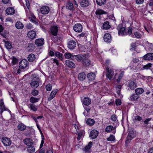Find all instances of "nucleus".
<instances>
[{
    "label": "nucleus",
    "instance_id": "nucleus-1",
    "mask_svg": "<svg viewBox=\"0 0 153 153\" xmlns=\"http://www.w3.org/2000/svg\"><path fill=\"white\" fill-rule=\"evenodd\" d=\"M74 58V61L81 63L84 67H88L91 64V60L86 54L75 55Z\"/></svg>",
    "mask_w": 153,
    "mask_h": 153
},
{
    "label": "nucleus",
    "instance_id": "nucleus-2",
    "mask_svg": "<svg viewBox=\"0 0 153 153\" xmlns=\"http://www.w3.org/2000/svg\"><path fill=\"white\" fill-rule=\"evenodd\" d=\"M118 30V34L119 36H125L127 35L126 27L122 23L118 25L117 27Z\"/></svg>",
    "mask_w": 153,
    "mask_h": 153
},
{
    "label": "nucleus",
    "instance_id": "nucleus-3",
    "mask_svg": "<svg viewBox=\"0 0 153 153\" xmlns=\"http://www.w3.org/2000/svg\"><path fill=\"white\" fill-rule=\"evenodd\" d=\"M136 136V131L133 129H130L128 131L127 136L125 141V144H128Z\"/></svg>",
    "mask_w": 153,
    "mask_h": 153
},
{
    "label": "nucleus",
    "instance_id": "nucleus-4",
    "mask_svg": "<svg viewBox=\"0 0 153 153\" xmlns=\"http://www.w3.org/2000/svg\"><path fill=\"white\" fill-rule=\"evenodd\" d=\"M19 66L22 69H28L29 68V62L26 59H23L20 61Z\"/></svg>",
    "mask_w": 153,
    "mask_h": 153
},
{
    "label": "nucleus",
    "instance_id": "nucleus-5",
    "mask_svg": "<svg viewBox=\"0 0 153 153\" xmlns=\"http://www.w3.org/2000/svg\"><path fill=\"white\" fill-rule=\"evenodd\" d=\"M106 76L110 80H111L113 77L114 72L111 69H109V68L106 67Z\"/></svg>",
    "mask_w": 153,
    "mask_h": 153
},
{
    "label": "nucleus",
    "instance_id": "nucleus-6",
    "mask_svg": "<svg viewBox=\"0 0 153 153\" xmlns=\"http://www.w3.org/2000/svg\"><path fill=\"white\" fill-rule=\"evenodd\" d=\"M76 45V41L72 40H70L68 42V49L72 50L75 48Z\"/></svg>",
    "mask_w": 153,
    "mask_h": 153
},
{
    "label": "nucleus",
    "instance_id": "nucleus-7",
    "mask_svg": "<svg viewBox=\"0 0 153 153\" xmlns=\"http://www.w3.org/2000/svg\"><path fill=\"white\" fill-rule=\"evenodd\" d=\"M58 27L57 26L53 25L51 27V33L54 36H57L58 34Z\"/></svg>",
    "mask_w": 153,
    "mask_h": 153
},
{
    "label": "nucleus",
    "instance_id": "nucleus-8",
    "mask_svg": "<svg viewBox=\"0 0 153 153\" xmlns=\"http://www.w3.org/2000/svg\"><path fill=\"white\" fill-rule=\"evenodd\" d=\"M82 26L80 23H76L75 24L73 27L74 30L78 33L81 32L82 30Z\"/></svg>",
    "mask_w": 153,
    "mask_h": 153
},
{
    "label": "nucleus",
    "instance_id": "nucleus-9",
    "mask_svg": "<svg viewBox=\"0 0 153 153\" xmlns=\"http://www.w3.org/2000/svg\"><path fill=\"white\" fill-rule=\"evenodd\" d=\"M1 141L5 146H9L11 143L10 139L5 137L2 138Z\"/></svg>",
    "mask_w": 153,
    "mask_h": 153
},
{
    "label": "nucleus",
    "instance_id": "nucleus-10",
    "mask_svg": "<svg viewBox=\"0 0 153 153\" xmlns=\"http://www.w3.org/2000/svg\"><path fill=\"white\" fill-rule=\"evenodd\" d=\"M49 11L50 8L47 6H43L40 9V11L42 14H47L49 13Z\"/></svg>",
    "mask_w": 153,
    "mask_h": 153
},
{
    "label": "nucleus",
    "instance_id": "nucleus-11",
    "mask_svg": "<svg viewBox=\"0 0 153 153\" xmlns=\"http://www.w3.org/2000/svg\"><path fill=\"white\" fill-rule=\"evenodd\" d=\"M103 40L104 42H111L112 38L111 34L108 33H105L103 36Z\"/></svg>",
    "mask_w": 153,
    "mask_h": 153
},
{
    "label": "nucleus",
    "instance_id": "nucleus-12",
    "mask_svg": "<svg viewBox=\"0 0 153 153\" xmlns=\"http://www.w3.org/2000/svg\"><path fill=\"white\" fill-rule=\"evenodd\" d=\"M98 131L97 130L95 129L92 130L90 132L89 137L92 139H95L98 136Z\"/></svg>",
    "mask_w": 153,
    "mask_h": 153
},
{
    "label": "nucleus",
    "instance_id": "nucleus-13",
    "mask_svg": "<svg viewBox=\"0 0 153 153\" xmlns=\"http://www.w3.org/2000/svg\"><path fill=\"white\" fill-rule=\"evenodd\" d=\"M143 57L144 60H153V53H148L144 55Z\"/></svg>",
    "mask_w": 153,
    "mask_h": 153
},
{
    "label": "nucleus",
    "instance_id": "nucleus-14",
    "mask_svg": "<svg viewBox=\"0 0 153 153\" xmlns=\"http://www.w3.org/2000/svg\"><path fill=\"white\" fill-rule=\"evenodd\" d=\"M57 91V89H54L51 91L48 99V101H51L55 97Z\"/></svg>",
    "mask_w": 153,
    "mask_h": 153
},
{
    "label": "nucleus",
    "instance_id": "nucleus-15",
    "mask_svg": "<svg viewBox=\"0 0 153 153\" xmlns=\"http://www.w3.org/2000/svg\"><path fill=\"white\" fill-rule=\"evenodd\" d=\"M65 64L66 66L68 68H73L75 67V65L72 61L69 60L65 61Z\"/></svg>",
    "mask_w": 153,
    "mask_h": 153
},
{
    "label": "nucleus",
    "instance_id": "nucleus-16",
    "mask_svg": "<svg viewBox=\"0 0 153 153\" xmlns=\"http://www.w3.org/2000/svg\"><path fill=\"white\" fill-rule=\"evenodd\" d=\"M25 2L26 6L27 7V9L25 7L24 3L21 2V4L24 7L25 10L26 15L27 16V14L28 13V10H29V9L30 3L29 0H25Z\"/></svg>",
    "mask_w": 153,
    "mask_h": 153
},
{
    "label": "nucleus",
    "instance_id": "nucleus-17",
    "mask_svg": "<svg viewBox=\"0 0 153 153\" xmlns=\"http://www.w3.org/2000/svg\"><path fill=\"white\" fill-rule=\"evenodd\" d=\"M5 12L7 14L11 15L15 13V10L13 7H9L6 9Z\"/></svg>",
    "mask_w": 153,
    "mask_h": 153
},
{
    "label": "nucleus",
    "instance_id": "nucleus-18",
    "mask_svg": "<svg viewBox=\"0 0 153 153\" xmlns=\"http://www.w3.org/2000/svg\"><path fill=\"white\" fill-rule=\"evenodd\" d=\"M137 85L135 82L133 81H130L129 82L128 87L131 90H134L136 88Z\"/></svg>",
    "mask_w": 153,
    "mask_h": 153
},
{
    "label": "nucleus",
    "instance_id": "nucleus-19",
    "mask_svg": "<svg viewBox=\"0 0 153 153\" xmlns=\"http://www.w3.org/2000/svg\"><path fill=\"white\" fill-rule=\"evenodd\" d=\"M35 48V45L33 43H29L26 47V50L28 51L31 52L34 50Z\"/></svg>",
    "mask_w": 153,
    "mask_h": 153
},
{
    "label": "nucleus",
    "instance_id": "nucleus-20",
    "mask_svg": "<svg viewBox=\"0 0 153 153\" xmlns=\"http://www.w3.org/2000/svg\"><path fill=\"white\" fill-rule=\"evenodd\" d=\"M91 102V100L88 97H85L83 100L82 103L86 106L90 105Z\"/></svg>",
    "mask_w": 153,
    "mask_h": 153
},
{
    "label": "nucleus",
    "instance_id": "nucleus-21",
    "mask_svg": "<svg viewBox=\"0 0 153 153\" xmlns=\"http://www.w3.org/2000/svg\"><path fill=\"white\" fill-rule=\"evenodd\" d=\"M36 35V33L35 31L31 30L29 31L27 33L28 37L30 39H33L35 38Z\"/></svg>",
    "mask_w": 153,
    "mask_h": 153
},
{
    "label": "nucleus",
    "instance_id": "nucleus-22",
    "mask_svg": "<svg viewBox=\"0 0 153 153\" xmlns=\"http://www.w3.org/2000/svg\"><path fill=\"white\" fill-rule=\"evenodd\" d=\"M86 74L84 72L79 73L78 76V80L80 81H83L86 78Z\"/></svg>",
    "mask_w": 153,
    "mask_h": 153
},
{
    "label": "nucleus",
    "instance_id": "nucleus-23",
    "mask_svg": "<svg viewBox=\"0 0 153 153\" xmlns=\"http://www.w3.org/2000/svg\"><path fill=\"white\" fill-rule=\"evenodd\" d=\"M75 55L73 54V53L66 52L65 53L64 56L66 58L74 61Z\"/></svg>",
    "mask_w": 153,
    "mask_h": 153
},
{
    "label": "nucleus",
    "instance_id": "nucleus-24",
    "mask_svg": "<svg viewBox=\"0 0 153 153\" xmlns=\"http://www.w3.org/2000/svg\"><path fill=\"white\" fill-rule=\"evenodd\" d=\"M24 143L27 145L28 146H31L33 144V142L32 139L27 138L24 140H23Z\"/></svg>",
    "mask_w": 153,
    "mask_h": 153
},
{
    "label": "nucleus",
    "instance_id": "nucleus-25",
    "mask_svg": "<svg viewBox=\"0 0 153 153\" xmlns=\"http://www.w3.org/2000/svg\"><path fill=\"white\" fill-rule=\"evenodd\" d=\"M66 8L67 9L71 11L74 10V9L73 3L70 1H68L67 3Z\"/></svg>",
    "mask_w": 153,
    "mask_h": 153
},
{
    "label": "nucleus",
    "instance_id": "nucleus-26",
    "mask_svg": "<svg viewBox=\"0 0 153 153\" xmlns=\"http://www.w3.org/2000/svg\"><path fill=\"white\" fill-rule=\"evenodd\" d=\"M0 109L1 110L0 113H2L4 110H6L7 108L4 105L3 100L2 99L0 101Z\"/></svg>",
    "mask_w": 153,
    "mask_h": 153
},
{
    "label": "nucleus",
    "instance_id": "nucleus-27",
    "mask_svg": "<svg viewBox=\"0 0 153 153\" xmlns=\"http://www.w3.org/2000/svg\"><path fill=\"white\" fill-rule=\"evenodd\" d=\"M95 75L94 73H90L87 75V77L88 80L91 81L94 80L95 78Z\"/></svg>",
    "mask_w": 153,
    "mask_h": 153
},
{
    "label": "nucleus",
    "instance_id": "nucleus-28",
    "mask_svg": "<svg viewBox=\"0 0 153 153\" xmlns=\"http://www.w3.org/2000/svg\"><path fill=\"white\" fill-rule=\"evenodd\" d=\"M89 4L88 0H82L80 2V5L82 7H86Z\"/></svg>",
    "mask_w": 153,
    "mask_h": 153
},
{
    "label": "nucleus",
    "instance_id": "nucleus-29",
    "mask_svg": "<svg viewBox=\"0 0 153 153\" xmlns=\"http://www.w3.org/2000/svg\"><path fill=\"white\" fill-rule=\"evenodd\" d=\"M39 131L40 132L41 136V138H42V140L41 141V144L40 146V148H41L43 146V144L44 143V140L45 139V137L44 136L43 133H42V131H41V129H40V128L39 126Z\"/></svg>",
    "mask_w": 153,
    "mask_h": 153
},
{
    "label": "nucleus",
    "instance_id": "nucleus-30",
    "mask_svg": "<svg viewBox=\"0 0 153 153\" xmlns=\"http://www.w3.org/2000/svg\"><path fill=\"white\" fill-rule=\"evenodd\" d=\"M139 96L137 94H132L129 97V100L131 101H134L137 100L138 99Z\"/></svg>",
    "mask_w": 153,
    "mask_h": 153
},
{
    "label": "nucleus",
    "instance_id": "nucleus-31",
    "mask_svg": "<svg viewBox=\"0 0 153 153\" xmlns=\"http://www.w3.org/2000/svg\"><path fill=\"white\" fill-rule=\"evenodd\" d=\"M15 26L18 29H22L24 28V25L21 22L18 21L16 23Z\"/></svg>",
    "mask_w": 153,
    "mask_h": 153
},
{
    "label": "nucleus",
    "instance_id": "nucleus-32",
    "mask_svg": "<svg viewBox=\"0 0 153 153\" xmlns=\"http://www.w3.org/2000/svg\"><path fill=\"white\" fill-rule=\"evenodd\" d=\"M102 27L104 30H108L111 27L108 21H105L104 22L102 25Z\"/></svg>",
    "mask_w": 153,
    "mask_h": 153
},
{
    "label": "nucleus",
    "instance_id": "nucleus-33",
    "mask_svg": "<svg viewBox=\"0 0 153 153\" xmlns=\"http://www.w3.org/2000/svg\"><path fill=\"white\" fill-rule=\"evenodd\" d=\"M95 13L96 15H100L102 14H107V12L102 9H98L97 10L95 11Z\"/></svg>",
    "mask_w": 153,
    "mask_h": 153
},
{
    "label": "nucleus",
    "instance_id": "nucleus-34",
    "mask_svg": "<svg viewBox=\"0 0 153 153\" xmlns=\"http://www.w3.org/2000/svg\"><path fill=\"white\" fill-rule=\"evenodd\" d=\"M133 36H132L133 37L137 39H141L142 36V35L140 32L137 31L134 32Z\"/></svg>",
    "mask_w": 153,
    "mask_h": 153
},
{
    "label": "nucleus",
    "instance_id": "nucleus-35",
    "mask_svg": "<svg viewBox=\"0 0 153 153\" xmlns=\"http://www.w3.org/2000/svg\"><path fill=\"white\" fill-rule=\"evenodd\" d=\"M95 122V121L94 119L89 118L87 120L86 123L88 125L91 126L94 124Z\"/></svg>",
    "mask_w": 153,
    "mask_h": 153
},
{
    "label": "nucleus",
    "instance_id": "nucleus-36",
    "mask_svg": "<svg viewBox=\"0 0 153 153\" xmlns=\"http://www.w3.org/2000/svg\"><path fill=\"white\" fill-rule=\"evenodd\" d=\"M144 92V89L141 88H137L135 90V92L138 95L142 94Z\"/></svg>",
    "mask_w": 153,
    "mask_h": 153
},
{
    "label": "nucleus",
    "instance_id": "nucleus-37",
    "mask_svg": "<svg viewBox=\"0 0 153 153\" xmlns=\"http://www.w3.org/2000/svg\"><path fill=\"white\" fill-rule=\"evenodd\" d=\"M17 128L19 130L22 131L26 129V126L23 123H21L18 125Z\"/></svg>",
    "mask_w": 153,
    "mask_h": 153
},
{
    "label": "nucleus",
    "instance_id": "nucleus-38",
    "mask_svg": "<svg viewBox=\"0 0 153 153\" xmlns=\"http://www.w3.org/2000/svg\"><path fill=\"white\" fill-rule=\"evenodd\" d=\"M27 59L29 61L32 62L34 61L35 59V56L33 54H30L28 56Z\"/></svg>",
    "mask_w": 153,
    "mask_h": 153
},
{
    "label": "nucleus",
    "instance_id": "nucleus-39",
    "mask_svg": "<svg viewBox=\"0 0 153 153\" xmlns=\"http://www.w3.org/2000/svg\"><path fill=\"white\" fill-rule=\"evenodd\" d=\"M30 85L31 87L34 88H36L38 87V82L37 81L34 80L33 81H32L30 83Z\"/></svg>",
    "mask_w": 153,
    "mask_h": 153
},
{
    "label": "nucleus",
    "instance_id": "nucleus-40",
    "mask_svg": "<svg viewBox=\"0 0 153 153\" xmlns=\"http://www.w3.org/2000/svg\"><path fill=\"white\" fill-rule=\"evenodd\" d=\"M93 145V143L92 142H89L88 145H87L85 147V150L86 151H88L90 149Z\"/></svg>",
    "mask_w": 153,
    "mask_h": 153
},
{
    "label": "nucleus",
    "instance_id": "nucleus-41",
    "mask_svg": "<svg viewBox=\"0 0 153 153\" xmlns=\"http://www.w3.org/2000/svg\"><path fill=\"white\" fill-rule=\"evenodd\" d=\"M124 73V71H121V73L119 74L118 78L117 79V81L118 83H119L120 82L121 79L123 76Z\"/></svg>",
    "mask_w": 153,
    "mask_h": 153
},
{
    "label": "nucleus",
    "instance_id": "nucleus-42",
    "mask_svg": "<svg viewBox=\"0 0 153 153\" xmlns=\"http://www.w3.org/2000/svg\"><path fill=\"white\" fill-rule=\"evenodd\" d=\"M106 0H96L97 4L99 6H101L105 3Z\"/></svg>",
    "mask_w": 153,
    "mask_h": 153
},
{
    "label": "nucleus",
    "instance_id": "nucleus-43",
    "mask_svg": "<svg viewBox=\"0 0 153 153\" xmlns=\"http://www.w3.org/2000/svg\"><path fill=\"white\" fill-rule=\"evenodd\" d=\"M29 19L30 21L36 24L37 22L36 20V17L33 14L31 15L29 17Z\"/></svg>",
    "mask_w": 153,
    "mask_h": 153
},
{
    "label": "nucleus",
    "instance_id": "nucleus-44",
    "mask_svg": "<svg viewBox=\"0 0 153 153\" xmlns=\"http://www.w3.org/2000/svg\"><path fill=\"white\" fill-rule=\"evenodd\" d=\"M113 127L112 126L109 125L106 127L105 128V131L106 132L110 133L113 129Z\"/></svg>",
    "mask_w": 153,
    "mask_h": 153
},
{
    "label": "nucleus",
    "instance_id": "nucleus-45",
    "mask_svg": "<svg viewBox=\"0 0 153 153\" xmlns=\"http://www.w3.org/2000/svg\"><path fill=\"white\" fill-rule=\"evenodd\" d=\"M130 47L131 48H130L131 51H135L137 48V45L136 43H132L131 44Z\"/></svg>",
    "mask_w": 153,
    "mask_h": 153
},
{
    "label": "nucleus",
    "instance_id": "nucleus-46",
    "mask_svg": "<svg viewBox=\"0 0 153 153\" xmlns=\"http://www.w3.org/2000/svg\"><path fill=\"white\" fill-rule=\"evenodd\" d=\"M27 151L30 153L33 152L35 151V148L32 145L28 146Z\"/></svg>",
    "mask_w": 153,
    "mask_h": 153
},
{
    "label": "nucleus",
    "instance_id": "nucleus-47",
    "mask_svg": "<svg viewBox=\"0 0 153 153\" xmlns=\"http://www.w3.org/2000/svg\"><path fill=\"white\" fill-rule=\"evenodd\" d=\"M55 54L56 56L60 60H61L62 59V54L61 53L57 51L55 53Z\"/></svg>",
    "mask_w": 153,
    "mask_h": 153
},
{
    "label": "nucleus",
    "instance_id": "nucleus-48",
    "mask_svg": "<svg viewBox=\"0 0 153 153\" xmlns=\"http://www.w3.org/2000/svg\"><path fill=\"white\" fill-rule=\"evenodd\" d=\"M152 66V64L151 63H149L147 64L144 65L143 68V69L148 70L150 69Z\"/></svg>",
    "mask_w": 153,
    "mask_h": 153
},
{
    "label": "nucleus",
    "instance_id": "nucleus-49",
    "mask_svg": "<svg viewBox=\"0 0 153 153\" xmlns=\"http://www.w3.org/2000/svg\"><path fill=\"white\" fill-rule=\"evenodd\" d=\"M115 140V137L114 135L110 134L109 137L106 140L108 141H113Z\"/></svg>",
    "mask_w": 153,
    "mask_h": 153
},
{
    "label": "nucleus",
    "instance_id": "nucleus-50",
    "mask_svg": "<svg viewBox=\"0 0 153 153\" xmlns=\"http://www.w3.org/2000/svg\"><path fill=\"white\" fill-rule=\"evenodd\" d=\"M5 46L7 49H11L12 48V46L11 44L8 41H6L5 42Z\"/></svg>",
    "mask_w": 153,
    "mask_h": 153
},
{
    "label": "nucleus",
    "instance_id": "nucleus-51",
    "mask_svg": "<svg viewBox=\"0 0 153 153\" xmlns=\"http://www.w3.org/2000/svg\"><path fill=\"white\" fill-rule=\"evenodd\" d=\"M111 120L113 121H117L118 122V120H117V115L115 114H112L111 116Z\"/></svg>",
    "mask_w": 153,
    "mask_h": 153
},
{
    "label": "nucleus",
    "instance_id": "nucleus-52",
    "mask_svg": "<svg viewBox=\"0 0 153 153\" xmlns=\"http://www.w3.org/2000/svg\"><path fill=\"white\" fill-rule=\"evenodd\" d=\"M52 85L50 84L46 85L45 86L46 90L48 91H51L52 89Z\"/></svg>",
    "mask_w": 153,
    "mask_h": 153
},
{
    "label": "nucleus",
    "instance_id": "nucleus-53",
    "mask_svg": "<svg viewBox=\"0 0 153 153\" xmlns=\"http://www.w3.org/2000/svg\"><path fill=\"white\" fill-rule=\"evenodd\" d=\"M44 43V39L43 38L39 39V47L43 45Z\"/></svg>",
    "mask_w": 153,
    "mask_h": 153
},
{
    "label": "nucleus",
    "instance_id": "nucleus-54",
    "mask_svg": "<svg viewBox=\"0 0 153 153\" xmlns=\"http://www.w3.org/2000/svg\"><path fill=\"white\" fill-rule=\"evenodd\" d=\"M115 102L116 105L117 106L120 105L122 103L121 100L119 99H116Z\"/></svg>",
    "mask_w": 153,
    "mask_h": 153
},
{
    "label": "nucleus",
    "instance_id": "nucleus-55",
    "mask_svg": "<svg viewBox=\"0 0 153 153\" xmlns=\"http://www.w3.org/2000/svg\"><path fill=\"white\" fill-rule=\"evenodd\" d=\"M38 99L34 97H32L30 99V100L31 102L34 103L36 102H37Z\"/></svg>",
    "mask_w": 153,
    "mask_h": 153
},
{
    "label": "nucleus",
    "instance_id": "nucleus-56",
    "mask_svg": "<svg viewBox=\"0 0 153 153\" xmlns=\"http://www.w3.org/2000/svg\"><path fill=\"white\" fill-rule=\"evenodd\" d=\"M128 30L127 31V34H128L129 36H130L132 32V27L130 26L128 28Z\"/></svg>",
    "mask_w": 153,
    "mask_h": 153
},
{
    "label": "nucleus",
    "instance_id": "nucleus-57",
    "mask_svg": "<svg viewBox=\"0 0 153 153\" xmlns=\"http://www.w3.org/2000/svg\"><path fill=\"white\" fill-rule=\"evenodd\" d=\"M32 118L35 121L37 128L38 129V123L37 119H38V116L36 117L34 116H31Z\"/></svg>",
    "mask_w": 153,
    "mask_h": 153
},
{
    "label": "nucleus",
    "instance_id": "nucleus-58",
    "mask_svg": "<svg viewBox=\"0 0 153 153\" xmlns=\"http://www.w3.org/2000/svg\"><path fill=\"white\" fill-rule=\"evenodd\" d=\"M30 108L31 110L34 111H36L37 110V108L35 106V105L30 104Z\"/></svg>",
    "mask_w": 153,
    "mask_h": 153
},
{
    "label": "nucleus",
    "instance_id": "nucleus-59",
    "mask_svg": "<svg viewBox=\"0 0 153 153\" xmlns=\"http://www.w3.org/2000/svg\"><path fill=\"white\" fill-rule=\"evenodd\" d=\"M110 64V60L109 59H107L105 60V64L104 66L105 68L106 69V67H109V66Z\"/></svg>",
    "mask_w": 153,
    "mask_h": 153
},
{
    "label": "nucleus",
    "instance_id": "nucleus-60",
    "mask_svg": "<svg viewBox=\"0 0 153 153\" xmlns=\"http://www.w3.org/2000/svg\"><path fill=\"white\" fill-rule=\"evenodd\" d=\"M2 1L4 4H10V6H11V5L10 0H2Z\"/></svg>",
    "mask_w": 153,
    "mask_h": 153
},
{
    "label": "nucleus",
    "instance_id": "nucleus-61",
    "mask_svg": "<svg viewBox=\"0 0 153 153\" xmlns=\"http://www.w3.org/2000/svg\"><path fill=\"white\" fill-rule=\"evenodd\" d=\"M12 63L13 64H16L18 62V59L15 57H12Z\"/></svg>",
    "mask_w": 153,
    "mask_h": 153
},
{
    "label": "nucleus",
    "instance_id": "nucleus-62",
    "mask_svg": "<svg viewBox=\"0 0 153 153\" xmlns=\"http://www.w3.org/2000/svg\"><path fill=\"white\" fill-rule=\"evenodd\" d=\"M31 94L33 96H36L38 94V91L36 90H33L32 91Z\"/></svg>",
    "mask_w": 153,
    "mask_h": 153
},
{
    "label": "nucleus",
    "instance_id": "nucleus-63",
    "mask_svg": "<svg viewBox=\"0 0 153 153\" xmlns=\"http://www.w3.org/2000/svg\"><path fill=\"white\" fill-rule=\"evenodd\" d=\"M26 28L28 29H31L33 28V27L30 23H28L26 25Z\"/></svg>",
    "mask_w": 153,
    "mask_h": 153
},
{
    "label": "nucleus",
    "instance_id": "nucleus-64",
    "mask_svg": "<svg viewBox=\"0 0 153 153\" xmlns=\"http://www.w3.org/2000/svg\"><path fill=\"white\" fill-rule=\"evenodd\" d=\"M134 119L136 120L141 121L142 120V118L139 115H137L134 117Z\"/></svg>",
    "mask_w": 153,
    "mask_h": 153
}]
</instances>
